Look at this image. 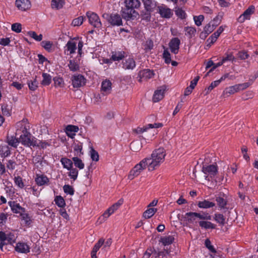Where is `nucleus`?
I'll use <instances>...</instances> for the list:
<instances>
[{
    "mask_svg": "<svg viewBox=\"0 0 258 258\" xmlns=\"http://www.w3.org/2000/svg\"><path fill=\"white\" fill-rule=\"evenodd\" d=\"M162 126H163V124L161 123H155L154 124L150 123L143 127H137V128L134 130V132H135V133H136L138 134H140L144 133V132H146L147 130L149 128H159V127H162Z\"/></svg>",
    "mask_w": 258,
    "mask_h": 258,
    "instance_id": "15",
    "label": "nucleus"
},
{
    "mask_svg": "<svg viewBox=\"0 0 258 258\" xmlns=\"http://www.w3.org/2000/svg\"><path fill=\"white\" fill-rule=\"evenodd\" d=\"M104 239L103 238H100L98 240V241L95 244L91 253L92 258H97V256H96V253L99 249L100 247L104 244Z\"/></svg>",
    "mask_w": 258,
    "mask_h": 258,
    "instance_id": "26",
    "label": "nucleus"
},
{
    "mask_svg": "<svg viewBox=\"0 0 258 258\" xmlns=\"http://www.w3.org/2000/svg\"><path fill=\"white\" fill-rule=\"evenodd\" d=\"M147 167L148 168V164L147 159L144 158L132 169L128 175V178L131 180L134 179L135 177L138 176Z\"/></svg>",
    "mask_w": 258,
    "mask_h": 258,
    "instance_id": "2",
    "label": "nucleus"
},
{
    "mask_svg": "<svg viewBox=\"0 0 258 258\" xmlns=\"http://www.w3.org/2000/svg\"><path fill=\"white\" fill-rule=\"evenodd\" d=\"M154 75L153 72L149 69L140 71L138 73V77L140 78L139 81L142 82L143 80H147L152 78Z\"/></svg>",
    "mask_w": 258,
    "mask_h": 258,
    "instance_id": "12",
    "label": "nucleus"
},
{
    "mask_svg": "<svg viewBox=\"0 0 258 258\" xmlns=\"http://www.w3.org/2000/svg\"><path fill=\"white\" fill-rule=\"evenodd\" d=\"M54 201L55 204L59 207L63 208L66 206L65 201L60 196H56L55 198Z\"/></svg>",
    "mask_w": 258,
    "mask_h": 258,
    "instance_id": "45",
    "label": "nucleus"
},
{
    "mask_svg": "<svg viewBox=\"0 0 258 258\" xmlns=\"http://www.w3.org/2000/svg\"><path fill=\"white\" fill-rule=\"evenodd\" d=\"M86 79L80 74L73 75L71 78L72 84L74 88H78L84 86L86 84Z\"/></svg>",
    "mask_w": 258,
    "mask_h": 258,
    "instance_id": "7",
    "label": "nucleus"
},
{
    "mask_svg": "<svg viewBox=\"0 0 258 258\" xmlns=\"http://www.w3.org/2000/svg\"><path fill=\"white\" fill-rule=\"evenodd\" d=\"M185 35H188L189 38H192L195 35L196 29L192 27H186L184 28Z\"/></svg>",
    "mask_w": 258,
    "mask_h": 258,
    "instance_id": "46",
    "label": "nucleus"
},
{
    "mask_svg": "<svg viewBox=\"0 0 258 258\" xmlns=\"http://www.w3.org/2000/svg\"><path fill=\"white\" fill-rule=\"evenodd\" d=\"M152 11H149L148 10L143 11L141 13L142 19L145 20L147 21H149L151 18V13Z\"/></svg>",
    "mask_w": 258,
    "mask_h": 258,
    "instance_id": "55",
    "label": "nucleus"
},
{
    "mask_svg": "<svg viewBox=\"0 0 258 258\" xmlns=\"http://www.w3.org/2000/svg\"><path fill=\"white\" fill-rule=\"evenodd\" d=\"M53 81L55 87H61L63 86L64 82L62 78L55 77L53 78Z\"/></svg>",
    "mask_w": 258,
    "mask_h": 258,
    "instance_id": "57",
    "label": "nucleus"
},
{
    "mask_svg": "<svg viewBox=\"0 0 258 258\" xmlns=\"http://www.w3.org/2000/svg\"><path fill=\"white\" fill-rule=\"evenodd\" d=\"M15 250L19 253H27L30 252V247L26 243L19 242L15 247Z\"/></svg>",
    "mask_w": 258,
    "mask_h": 258,
    "instance_id": "18",
    "label": "nucleus"
},
{
    "mask_svg": "<svg viewBox=\"0 0 258 258\" xmlns=\"http://www.w3.org/2000/svg\"><path fill=\"white\" fill-rule=\"evenodd\" d=\"M69 67L71 71L75 72L79 69V64L73 60H70L69 61Z\"/></svg>",
    "mask_w": 258,
    "mask_h": 258,
    "instance_id": "53",
    "label": "nucleus"
},
{
    "mask_svg": "<svg viewBox=\"0 0 258 258\" xmlns=\"http://www.w3.org/2000/svg\"><path fill=\"white\" fill-rule=\"evenodd\" d=\"M165 91V89L163 87L155 91L153 97V101L157 102L162 99L164 97Z\"/></svg>",
    "mask_w": 258,
    "mask_h": 258,
    "instance_id": "21",
    "label": "nucleus"
},
{
    "mask_svg": "<svg viewBox=\"0 0 258 258\" xmlns=\"http://www.w3.org/2000/svg\"><path fill=\"white\" fill-rule=\"evenodd\" d=\"M255 7L253 5L250 6L238 18L239 23H243L245 20H249L251 15L254 13Z\"/></svg>",
    "mask_w": 258,
    "mask_h": 258,
    "instance_id": "9",
    "label": "nucleus"
},
{
    "mask_svg": "<svg viewBox=\"0 0 258 258\" xmlns=\"http://www.w3.org/2000/svg\"><path fill=\"white\" fill-rule=\"evenodd\" d=\"M15 5L19 10L25 11L30 9L31 3L30 0H16Z\"/></svg>",
    "mask_w": 258,
    "mask_h": 258,
    "instance_id": "11",
    "label": "nucleus"
},
{
    "mask_svg": "<svg viewBox=\"0 0 258 258\" xmlns=\"http://www.w3.org/2000/svg\"><path fill=\"white\" fill-rule=\"evenodd\" d=\"M11 154V151L8 146L1 145L0 146V156L2 157H6Z\"/></svg>",
    "mask_w": 258,
    "mask_h": 258,
    "instance_id": "29",
    "label": "nucleus"
},
{
    "mask_svg": "<svg viewBox=\"0 0 258 258\" xmlns=\"http://www.w3.org/2000/svg\"><path fill=\"white\" fill-rule=\"evenodd\" d=\"M77 49V43L73 40L69 41L64 47V53L68 55L75 53Z\"/></svg>",
    "mask_w": 258,
    "mask_h": 258,
    "instance_id": "14",
    "label": "nucleus"
},
{
    "mask_svg": "<svg viewBox=\"0 0 258 258\" xmlns=\"http://www.w3.org/2000/svg\"><path fill=\"white\" fill-rule=\"evenodd\" d=\"M60 162L64 168L70 170L73 166V161L67 158H62Z\"/></svg>",
    "mask_w": 258,
    "mask_h": 258,
    "instance_id": "35",
    "label": "nucleus"
},
{
    "mask_svg": "<svg viewBox=\"0 0 258 258\" xmlns=\"http://www.w3.org/2000/svg\"><path fill=\"white\" fill-rule=\"evenodd\" d=\"M199 224L200 227L206 229H213L216 228V225L215 224L209 221H201L199 222Z\"/></svg>",
    "mask_w": 258,
    "mask_h": 258,
    "instance_id": "34",
    "label": "nucleus"
},
{
    "mask_svg": "<svg viewBox=\"0 0 258 258\" xmlns=\"http://www.w3.org/2000/svg\"><path fill=\"white\" fill-rule=\"evenodd\" d=\"M38 83L36 81V78L34 79L33 80H31L28 82L29 88L30 90H31L32 91H35L37 89V88L38 87Z\"/></svg>",
    "mask_w": 258,
    "mask_h": 258,
    "instance_id": "50",
    "label": "nucleus"
},
{
    "mask_svg": "<svg viewBox=\"0 0 258 258\" xmlns=\"http://www.w3.org/2000/svg\"><path fill=\"white\" fill-rule=\"evenodd\" d=\"M16 237L12 233H6V245L12 244L16 242Z\"/></svg>",
    "mask_w": 258,
    "mask_h": 258,
    "instance_id": "37",
    "label": "nucleus"
},
{
    "mask_svg": "<svg viewBox=\"0 0 258 258\" xmlns=\"http://www.w3.org/2000/svg\"><path fill=\"white\" fill-rule=\"evenodd\" d=\"M124 51L115 52L112 55L111 58L114 61H118L124 58Z\"/></svg>",
    "mask_w": 258,
    "mask_h": 258,
    "instance_id": "43",
    "label": "nucleus"
},
{
    "mask_svg": "<svg viewBox=\"0 0 258 258\" xmlns=\"http://www.w3.org/2000/svg\"><path fill=\"white\" fill-rule=\"evenodd\" d=\"M64 3V0H52L51 3V8L57 10L60 9L62 8Z\"/></svg>",
    "mask_w": 258,
    "mask_h": 258,
    "instance_id": "33",
    "label": "nucleus"
},
{
    "mask_svg": "<svg viewBox=\"0 0 258 258\" xmlns=\"http://www.w3.org/2000/svg\"><path fill=\"white\" fill-rule=\"evenodd\" d=\"M12 211L16 214L20 213L21 211L24 212V208L20 206L19 204L16 203L14 201H10L8 203Z\"/></svg>",
    "mask_w": 258,
    "mask_h": 258,
    "instance_id": "24",
    "label": "nucleus"
},
{
    "mask_svg": "<svg viewBox=\"0 0 258 258\" xmlns=\"http://www.w3.org/2000/svg\"><path fill=\"white\" fill-rule=\"evenodd\" d=\"M217 21L218 18H215L213 20L210 22L209 24L205 26L204 31H205L207 34H209L212 33L219 24Z\"/></svg>",
    "mask_w": 258,
    "mask_h": 258,
    "instance_id": "17",
    "label": "nucleus"
},
{
    "mask_svg": "<svg viewBox=\"0 0 258 258\" xmlns=\"http://www.w3.org/2000/svg\"><path fill=\"white\" fill-rule=\"evenodd\" d=\"M176 15L181 19H185L186 17V13L181 8H178L175 10Z\"/></svg>",
    "mask_w": 258,
    "mask_h": 258,
    "instance_id": "62",
    "label": "nucleus"
},
{
    "mask_svg": "<svg viewBox=\"0 0 258 258\" xmlns=\"http://www.w3.org/2000/svg\"><path fill=\"white\" fill-rule=\"evenodd\" d=\"M111 82L108 80H105L102 82L101 91L104 95H107L111 92Z\"/></svg>",
    "mask_w": 258,
    "mask_h": 258,
    "instance_id": "20",
    "label": "nucleus"
},
{
    "mask_svg": "<svg viewBox=\"0 0 258 258\" xmlns=\"http://www.w3.org/2000/svg\"><path fill=\"white\" fill-rule=\"evenodd\" d=\"M28 34L36 41H40L42 39V35L40 34L37 35L36 33L34 31H29L28 32Z\"/></svg>",
    "mask_w": 258,
    "mask_h": 258,
    "instance_id": "56",
    "label": "nucleus"
},
{
    "mask_svg": "<svg viewBox=\"0 0 258 258\" xmlns=\"http://www.w3.org/2000/svg\"><path fill=\"white\" fill-rule=\"evenodd\" d=\"M123 201L122 199L119 200L116 203L114 204L112 206L109 208L111 209V212L114 213L116 211L118 208L123 204Z\"/></svg>",
    "mask_w": 258,
    "mask_h": 258,
    "instance_id": "54",
    "label": "nucleus"
},
{
    "mask_svg": "<svg viewBox=\"0 0 258 258\" xmlns=\"http://www.w3.org/2000/svg\"><path fill=\"white\" fill-rule=\"evenodd\" d=\"M197 214L196 212H188L185 215V218H186L187 220L189 223L194 222L198 217L195 214Z\"/></svg>",
    "mask_w": 258,
    "mask_h": 258,
    "instance_id": "44",
    "label": "nucleus"
},
{
    "mask_svg": "<svg viewBox=\"0 0 258 258\" xmlns=\"http://www.w3.org/2000/svg\"><path fill=\"white\" fill-rule=\"evenodd\" d=\"M142 147V143L139 141H133L130 145V149L134 152H138L140 151Z\"/></svg>",
    "mask_w": 258,
    "mask_h": 258,
    "instance_id": "32",
    "label": "nucleus"
},
{
    "mask_svg": "<svg viewBox=\"0 0 258 258\" xmlns=\"http://www.w3.org/2000/svg\"><path fill=\"white\" fill-rule=\"evenodd\" d=\"M32 162L37 168L42 169L45 163V161L43 160V158L41 155H36L33 157Z\"/></svg>",
    "mask_w": 258,
    "mask_h": 258,
    "instance_id": "23",
    "label": "nucleus"
},
{
    "mask_svg": "<svg viewBox=\"0 0 258 258\" xmlns=\"http://www.w3.org/2000/svg\"><path fill=\"white\" fill-rule=\"evenodd\" d=\"M14 182L15 184L20 188H22L24 186V184L23 181L22 177L18 176L17 177H15L14 178Z\"/></svg>",
    "mask_w": 258,
    "mask_h": 258,
    "instance_id": "61",
    "label": "nucleus"
},
{
    "mask_svg": "<svg viewBox=\"0 0 258 258\" xmlns=\"http://www.w3.org/2000/svg\"><path fill=\"white\" fill-rule=\"evenodd\" d=\"M163 57L164 59L165 62L167 64H169L170 63L171 59V54L169 51L166 49L164 50L163 53Z\"/></svg>",
    "mask_w": 258,
    "mask_h": 258,
    "instance_id": "52",
    "label": "nucleus"
},
{
    "mask_svg": "<svg viewBox=\"0 0 258 258\" xmlns=\"http://www.w3.org/2000/svg\"><path fill=\"white\" fill-rule=\"evenodd\" d=\"M79 131V127L77 126L73 125H68L66 127V133L69 137L71 138L73 137L75 135V133L78 132Z\"/></svg>",
    "mask_w": 258,
    "mask_h": 258,
    "instance_id": "27",
    "label": "nucleus"
},
{
    "mask_svg": "<svg viewBox=\"0 0 258 258\" xmlns=\"http://www.w3.org/2000/svg\"><path fill=\"white\" fill-rule=\"evenodd\" d=\"M194 19L195 24L198 26H200L202 25V23L204 20V17L203 15H200L198 16H195Z\"/></svg>",
    "mask_w": 258,
    "mask_h": 258,
    "instance_id": "63",
    "label": "nucleus"
},
{
    "mask_svg": "<svg viewBox=\"0 0 258 258\" xmlns=\"http://www.w3.org/2000/svg\"><path fill=\"white\" fill-rule=\"evenodd\" d=\"M36 140L28 132L23 133L20 137V142L23 145L28 147H35L36 145Z\"/></svg>",
    "mask_w": 258,
    "mask_h": 258,
    "instance_id": "4",
    "label": "nucleus"
},
{
    "mask_svg": "<svg viewBox=\"0 0 258 258\" xmlns=\"http://www.w3.org/2000/svg\"><path fill=\"white\" fill-rule=\"evenodd\" d=\"M215 206V204L213 202H210L208 200H204L199 201L198 204V206L200 208L208 209L213 207Z\"/></svg>",
    "mask_w": 258,
    "mask_h": 258,
    "instance_id": "28",
    "label": "nucleus"
},
{
    "mask_svg": "<svg viewBox=\"0 0 258 258\" xmlns=\"http://www.w3.org/2000/svg\"><path fill=\"white\" fill-rule=\"evenodd\" d=\"M69 170H70V171L69 173V176L74 180H75L78 177V170L76 168L72 167Z\"/></svg>",
    "mask_w": 258,
    "mask_h": 258,
    "instance_id": "58",
    "label": "nucleus"
},
{
    "mask_svg": "<svg viewBox=\"0 0 258 258\" xmlns=\"http://www.w3.org/2000/svg\"><path fill=\"white\" fill-rule=\"evenodd\" d=\"M195 215L197 216L198 218L201 220H210L211 219V216L207 213H203L202 214L197 213Z\"/></svg>",
    "mask_w": 258,
    "mask_h": 258,
    "instance_id": "59",
    "label": "nucleus"
},
{
    "mask_svg": "<svg viewBox=\"0 0 258 258\" xmlns=\"http://www.w3.org/2000/svg\"><path fill=\"white\" fill-rule=\"evenodd\" d=\"M41 46L47 51H52V43L49 41H43L41 42Z\"/></svg>",
    "mask_w": 258,
    "mask_h": 258,
    "instance_id": "47",
    "label": "nucleus"
},
{
    "mask_svg": "<svg viewBox=\"0 0 258 258\" xmlns=\"http://www.w3.org/2000/svg\"><path fill=\"white\" fill-rule=\"evenodd\" d=\"M84 20V18L83 16H80L73 20L72 25L74 26H79L83 24Z\"/></svg>",
    "mask_w": 258,
    "mask_h": 258,
    "instance_id": "51",
    "label": "nucleus"
},
{
    "mask_svg": "<svg viewBox=\"0 0 258 258\" xmlns=\"http://www.w3.org/2000/svg\"><path fill=\"white\" fill-rule=\"evenodd\" d=\"M6 142L9 145L14 148H17L20 142V140L14 136L10 137L8 135Z\"/></svg>",
    "mask_w": 258,
    "mask_h": 258,
    "instance_id": "30",
    "label": "nucleus"
},
{
    "mask_svg": "<svg viewBox=\"0 0 258 258\" xmlns=\"http://www.w3.org/2000/svg\"><path fill=\"white\" fill-rule=\"evenodd\" d=\"M121 13L122 18L127 21L134 20L139 15L136 10L126 7L122 9Z\"/></svg>",
    "mask_w": 258,
    "mask_h": 258,
    "instance_id": "6",
    "label": "nucleus"
},
{
    "mask_svg": "<svg viewBox=\"0 0 258 258\" xmlns=\"http://www.w3.org/2000/svg\"><path fill=\"white\" fill-rule=\"evenodd\" d=\"M215 201H216L219 207L221 209L226 208V206L227 202L226 199H224L220 196H216L215 197Z\"/></svg>",
    "mask_w": 258,
    "mask_h": 258,
    "instance_id": "31",
    "label": "nucleus"
},
{
    "mask_svg": "<svg viewBox=\"0 0 258 258\" xmlns=\"http://www.w3.org/2000/svg\"><path fill=\"white\" fill-rule=\"evenodd\" d=\"M219 36L214 32L207 40V42H208V44L207 46L210 47L212 44H213L217 39Z\"/></svg>",
    "mask_w": 258,
    "mask_h": 258,
    "instance_id": "60",
    "label": "nucleus"
},
{
    "mask_svg": "<svg viewBox=\"0 0 258 258\" xmlns=\"http://www.w3.org/2000/svg\"><path fill=\"white\" fill-rule=\"evenodd\" d=\"M17 126L18 127V131H21L22 133L28 132L29 126L26 125L25 121L22 120L18 122Z\"/></svg>",
    "mask_w": 258,
    "mask_h": 258,
    "instance_id": "41",
    "label": "nucleus"
},
{
    "mask_svg": "<svg viewBox=\"0 0 258 258\" xmlns=\"http://www.w3.org/2000/svg\"><path fill=\"white\" fill-rule=\"evenodd\" d=\"M102 17L106 19L107 22L112 26H119L122 25V18L120 15L115 13L110 15L108 14H103Z\"/></svg>",
    "mask_w": 258,
    "mask_h": 258,
    "instance_id": "3",
    "label": "nucleus"
},
{
    "mask_svg": "<svg viewBox=\"0 0 258 258\" xmlns=\"http://www.w3.org/2000/svg\"><path fill=\"white\" fill-rule=\"evenodd\" d=\"M214 219L217 223L221 225H223L225 223V219L221 214H215Z\"/></svg>",
    "mask_w": 258,
    "mask_h": 258,
    "instance_id": "49",
    "label": "nucleus"
},
{
    "mask_svg": "<svg viewBox=\"0 0 258 258\" xmlns=\"http://www.w3.org/2000/svg\"><path fill=\"white\" fill-rule=\"evenodd\" d=\"M86 16L89 20V23L95 28H99L102 26V23L97 14L92 12L86 13Z\"/></svg>",
    "mask_w": 258,
    "mask_h": 258,
    "instance_id": "5",
    "label": "nucleus"
},
{
    "mask_svg": "<svg viewBox=\"0 0 258 258\" xmlns=\"http://www.w3.org/2000/svg\"><path fill=\"white\" fill-rule=\"evenodd\" d=\"M158 9L159 13L162 18L169 19L172 15L171 10L165 6H159Z\"/></svg>",
    "mask_w": 258,
    "mask_h": 258,
    "instance_id": "16",
    "label": "nucleus"
},
{
    "mask_svg": "<svg viewBox=\"0 0 258 258\" xmlns=\"http://www.w3.org/2000/svg\"><path fill=\"white\" fill-rule=\"evenodd\" d=\"M202 171L204 174H208L212 178L217 174L218 167L216 165H203Z\"/></svg>",
    "mask_w": 258,
    "mask_h": 258,
    "instance_id": "10",
    "label": "nucleus"
},
{
    "mask_svg": "<svg viewBox=\"0 0 258 258\" xmlns=\"http://www.w3.org/2000/svg\"><path fill=\"white\" fill-rule=\"evenodd\" d=\"M174 240V238L173 236L168 235L162 237L160 241L164 245H168L172 243Z\"/></svg>",
    "mask_w": 258,
    "mask_h": 258,
    "instance_id": "40",
    "label": "nucleus"
},
{
    "mask_svg": "<svg viewBox=\"0 0 258 258\" xmlns=\"http://www.w3.org/2000/svg\"><path fill=\"white\" fill-rule=\"evenodd\" d=\"M124 4L126 7L133 10L139 8L141 6L139 0H125Z\"/></svg>",
    "mask_w": 258,
    "mask_h": 258,
    "instance_id": "25",
    "label": "nucleus"
},
{
    "mask_svg": "<svg viewBox=\"0 0 258 258\" xmlns=\"http://www.w3.org/2000/svg\"><path fill=\"white\" fill-rule=\"evenodd\" d=\"M165 155L164 149L159 148L153 152L151 157L145 158L148 164V170L153 171L158 167L164 161Z\"/></svg>",
    "mask_w": 258,
    "mask_h": 258,
    "instance_id": "1",
    "label": "nucleus"
},
{
    "mask_svg": "<svg viewBox=\"0 0 258 258\" xmlns=\"http://www.w3.org/2000/svg\"><path fill=\"white\" fill-rule=\"evenodd\" d=\"M124 70H133L136 67V62L132 57L123 59L120 64Z\"/></svg>",
    "mask_w": 258,
    "mask_h": 258,
    "instance_id": "8",
    "label": "nucleus"
},
{
    "mask_svg": "<svg viewBox=\"0 0 258 258\" xmlns=\"http://www.w3.org/2000/svg\"><path fill=\"white\" fill-rule=\"evenodd\" d=\"M43 80L41 84L43 86H48L51 82V76L47 73H43L42 75Z\"/></svg>",
    "mask_w": 258,
    "mask_h": 258,
    "instance_id": "38",
    "label": "nucleus"
},
{
    "mask_svg": "<svg viewBox=\"0 0 258 258\" xmlns=\"http://www.w3.org/2000/svg\"><path fill=\"white\" fill-rule=\"evenodd\" d=\"M222 60L224 63L227 61H233L235 60V57L233 54V52H227Z\"/></svg>",
    "mask_w": 258,
    "mask_h": 258,
    "instance_id": "48",
    "label": "nucleus"
},
{
    "mask_svg": "<svg viewBox=\"0 0 258 258\" xmlns=\"http://www.w3.org/2000/svg\"><path fill=\"white\" fill-rule=\"evenodd\" d=\"M157 211V209L156 208H149L144 212L143 216L146 219L150 218L155 214Z\"/></svg>",
    "mask_w": 258,
    "mask_h": 258,
    "instance_id": "39",
    "label": "nucleus"
},
{
    "mask_svg": "<svg viewBox=\"0 0 258 258\" xmlns=\"http://www.w3.org/2000/svg\"><path fill=\"white\" fill-rule=\"evenodd\" d=\"M63 189L66 194H69L72 196L74 194V188L70 185H64L63 187Z\"/></svg>",
    "mask_w": 258,
    "mask_h": 258,
    "instance_id": "64",
    "label": "nucleus"
},
{
    "mask_svg": "<svg viewBox=\"0 0 258 258\" xmlns=\"http://www.w3.org/2000/svg\"><path fill=\"white\" fill-rule=\"evenodd\" d=\"M145 9L149 11H153L157 6L155 0H142Z\"/></svg>",
    "mask_w": 258,
    "mask_h": 258,
    "instance_id": "22",
    "label": "nucleus"
},
{
    "mask_svg": "<svg viewBox=\"0 0 258 258\" xmlns=\"http://www.w3.org/2000/svg\"><path fill=\"white\" fill-rule=\"evenodd\" d=\"M74 153L75 157H80L83 154V153L82 152V146L81 144H75L74 147Z\"/></svg>",
    "mask_w": 258,
    "mask_h": 258,
    "instance_id": "42",
    "label": "nucleus"
},
{
    "mask_svg": "<svg viewBox=\"0 0 258 258\" xmlns=\"http://www.w3.org/2000/svg\"><path fill=\"white\" fill-rule=\"evenodd\" d=\"M49 180L48 178L44 174H36L35 182L39 186H42L48 184Z\"/></svg>",
    "mask_w": 258,
    "mask_h": 258,
    "instance_id": "19",
    "label": "nucleus"
},
{
    "mask_svg": "<svg viewBox=\"0 0 258 258\" xmlns=\"http://www.w3.org/2000/svg\"><path fill=\"white\" fill-rule=\"evenodd\" d=\"M73 163H74V165L76 167L80 169H82L84 168V164L82 160L79 158V157H74L72 158Z\"/></svg>",
    "mask_w": 258,
    "mask_h": 258,
    "instance_id": "36",
    "label": "nucleus"
},
{
    "mask_svg": "<svg viewBox=\"0 0 258 258\" xmlns=\"http://www.w3.org/2000/svg\"><path fill=\"white\" fill-rule=\"evenodd\" d=\"M180 44V41L178 38L175 37L172 38L169 43V47L171 51L175 54H177L179 51Z\"/></svg>",
    "mask_w": 258,
    "mask_h": 258,
    "instance_id": "13",
    "label": "nucleus"
}]
</instances>
